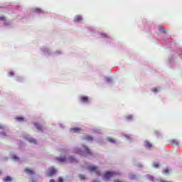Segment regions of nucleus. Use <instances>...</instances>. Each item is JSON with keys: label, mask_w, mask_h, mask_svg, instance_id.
Here are the masks:
<instances>
[{"label": "nucleus", "mask_w": 182, "mask_h": 182, "mask_svg": "<svg viewBox=\"0 0 182 182\" xmlns=\"http://www.w3.org/2000/svg\"><path fill=\"white\" fill-rule=\"evenodd\" d=\"M24 171H25V173H26L27 174H29L30 176L35 174V172H33V170L29 169V168H26Z\"/></svg>", "instance_id": "nucleus-6"}, {"label": "nucleus", "mask_w": 182, "mask_h": 182, "mask_svg": "<svg viewBox=\"0 0 182 182\" xmlns=\"http://www.w3.org/2000/svg\"><path fill=\"white\" fill-rule=\"evenodd\" d=\"M116 176H120V173L107 171L104 174V178L105 180H109V178Z\"/></svg>", "instance_id": "nucleus-1"}, {"label": "nucleus", "mask_w": 182, "mask_h": 182, "mask_svg": "<svg viewBox=\"0 0 182 182\" xmlns=\"http://www.w3.org/2000/svg\"><path fill=\"white\" fill-rule=\"evenodd\" d=\"M33 12H36V14H42L43 11L39 8H36L33 10Z\"/></svg>", "instance_id": "nucleus-14"}, {"label": "nucleus", "mask_w": 182, "mask_h": 182, "mask_svg": "<svg viewBox=\"0 0 182 182\" xmlns=\"http://www.w3.org/2000/svg\"><path fill=\"white\" fill-rule=\"evenodd\" d=\"M154 167H156V168H158V167H159V164L154 163Z\"/></svg>", "instance_id": "nucleus-25"}, {"label": "nucleus", "mask_w": 182, "mask_h": 182, "mask_svg": "<svg viewBox=\"0 0 182 182\" xmlns=\"http://www.w3.org/2000/svg\"><path fill=\"white\" fill-rule=\"evenodd\" d=\"M85 140H87V141H92L93 140V138L90 135H86L85 137Z\"/></svg>", "instance_id": "nucleus-12"}, {"label": "nucleus", "mask_w": 182, "mask_h": 182, "mask_svg": "<svg viewBox=\"0 0 182 182\" xmlns=\"http://www.w3.org/2000/svg\"><path fill=\"white\" fill-rule=\"evenodd\" d=\"M152 92H154V93H157V92H159V90L157 88H154L152 90Z\"/></svg>", "instance_id": "nucleus-24"}, {"label": "nucleus", "mask_w": 182, "mask_h": 182, "mask_svg": "<svg viewBox=\"0 0 182 182\" xmlns=\"http://www.w3.org/2000/svg\"><path fill=\"white\" fill-rule=\"evenodd\" d=\"M93 182H100V180H99V179H95V180L93 181Z\"/></svg>", "instance_id": "nucleus-29"}, {"label": "nucleus", "mask_w": 182, "mask_h": 182, "mask_svg": "<svg viewBox=\"0 0 182 182\" xmlns=\"http://www.w3.org/2000/svg\"><path fill=\"white\" fill-rule=\"evenodd\" d=\"M71 132H73V133H77L79 132H80V128H72Z\"/></svg>", "instance_id": "nucleus-13"}, {"label": "nucleus", "mask_w": 182, "mask_h": 182, "mask_svg": "<svg viewBox=\"0 0 182 182\" xmlns=\"http://www.w3.org/2000/svg\"><path fill=\"white\" fill-rule=\"evenodd\" d=\"M175 142V144H176V146H178V141H173Z\"/></svg>", "instance_id": "nucleus-31"}, {"label": "nucleus", "mask_w": 182, "mask_h": 182, "mask_svg": "<svg viewBox=\"0 0 182 182\" xmlns=\"http://www.w3.org/2000/svg\"><path fill=\"white\" fill-rule=\"evenodd\" d=\"M144 144H145V147H148L149 149H150V147H151V143H150L149 141H145Z\"/></svg>", "instance_id": "nucleus-17"}, {"label": "nucleus", "mask_w": 182, "mask_h": 182, "mask_svg": "<svg viewBox=\"0 0 182 182\" xmlns=\"http://www.w3.org/2000/svg\"><path fill=\"white\" fill-rule=\"evenodd\" d=\"M107 141H109V143H116V141L112 138H108Z\"/></svg>", "instance_id": "nucleus-20"}, {"label": "nucleus", "mask_w": 182, "mask_h": 182, "mask_svg": "<svg viewBox=\"0 0 182 182\" xmlns=\"http://www.w3.org/2000/svg\"><path fill=\"white\" fill-rule=\"evenodd\" d=\"M58 182H63V178H61V177H60V178H58Z\"/></svg>", "instance_id": "nucleus-27"}, {"label": "nucleus", "mask_w": 182, "mask_h": 182, "mask_svg": "<svg viewBox=\"0 0 182 182\" xmlns=\"http://www.w3.org/2000/svg\"><path fill=\"white\" fill-rule=\"evenodd\" d=\"M3 181H4V182H11V181H12V178H11V176H6V178H4L3 179Z\"/></svg>", "instance_id": "nucleus-11"}, {"label": "nucleus", "mask_w": 182, "mask_h": 182, "mask_svg": "<svg viewBox=\"0 0 182 182\" xmlns=\"http://www.w3.org/2000/svg\"><path fill=\"white\" fill-rule=\"evenodd\" d=\"M55 159L59 161V163H65L68 159L66 156H58L55 158Z\"/></svg>", "instance_id": "nucleus-3"}, {"label": "nucleus", "mask_w": 182, "mask_h": 182, "mask_svg": "<svg viewBox=\"0 0 182 182\" xmlns=\"http://www.w3.org/2000/svg\"><path fill=\"white\" fill-rule=\"evenodd\" d=\"M163 173H164V174H169L170 169L168 168H166L164 169Z\"/></svg>", "instance_id": "nucleus-16"}, {"label": "nucleus", "mask_w": 182, "mask_h": 182, "mask_svg": "<svg viewBox=\"0 0 182 182\" xmlns=\"http://www.w3.org/2000/svg\"><path fill=\"white\" fill-rule=\"evenodd\" d=\"M160 182H171V181H164V180H161Z\"/></svg>", "instance_id": "nucleus-30"}, {"label": "nucleus", "mask_w": 182, "mask_h": 182, "mask_svg": "<svg viewBox=\"0 0 182 182\" xmlns=\"http://www.w3.org/2000/svg\"><path fill=\"white\" fill-rule=\"evenodd\" d=\"M159 31H161V32H163V33H166V29H164V28L163 27H160Z\"/></svg>", "instance_id": "nucleus-21"}, {"label": "nucleus", "mask_w": 182, "mask_h": 182, "mask_svg": "<svg viewBox=\"0 0 182 182\" xmlns=\"http://www.w3.org/2000/svg\"><path fill=\"white\" fill-rule=\"evenodd\" d=\"M35 127H36L37 130H39L40 132H42V125L39 124H34Z\"/></svg>", "instance_id": "nucleus-9"}, {"label": "nucleus", "mask_w": 182, "mask_h": 182, "mask_svg": "<svg viewBox=\"0 0 182 182\" xmlns=\"http://www.w3.org/2000/svg\"><path fill=\"white\" fill-rule=\"evenodd\" d=\"M132 119H133V116L132 115L127 116V120H132Z\"/></svg>", "instance_id": "nucleus-22"}, {"label": "nucleus", "mask_w": 182, "mask_h": 182, "mask_svg": "<svg viewBox=\"0 0 182 182\" xmlns=\"http://www.w3.org/2000/svg\"><path fill=\"white\" fill-rule=\"evenodd\" d=\"M68 161L69 163H77V160L75 158H73V156H70L68 158Z\"/></svg>", "instance_id": "nucleus-7"}, {"label": "nucleus", "mask_w": 182, "mask_h": 182, "mask_svg": "<svg viewBox=\"0 0 182 182\" xmlns=\"http://www.w3.org/2000/svg\"><path fill=\"white\" fill-rule=\"evenodd\" d=\"M84 148H85V153H87V154H92L90 149H89V148H87V146H84Z\"/></svg>", "instance_id": "nucleus-15"}, {"label": "nucleus", "mask_w": 182, "mask_h": 182, "mask_svg": "<svg viewBox=\"0 0 182 182\" xmlns=\"http://www.w3.org/2000/svg\"><path fill=\"white\" fill-rule=\"evenodd\" d=\"M13 159L14 160H18V156H16V155H14Z\"/></svg>", "instance_id": "nucleus-26"}, {"label": "nucleus", "mask_w": 182, "mask_h": 182, "mask_svg": "<svg viewBox=\"0 0 182 182\" xmlns=\"http://www.w3.org/2000/svg\"><path fill=\"white\" fill-rule=\"evenodd\" d=\"M55 173H56V169H55V168L52 167L49 168L48 176H52Z\"/></svg>", "instance_id": "nucleus-4"}, {"label": "nucleus", "mask_w": 182, "mask_h": 182, "mask_svg": "<svg viewBox=\"0 0 182 182\" xmlns=\"http://www.w3.org/2000/svg\"><path fill=\"white\" fill-rule=\"evenodd\" d=\"M28 141H29V143H32L33 144H37L36 139H33V138H29L28 139Z\"/></svg>", "instance_id": "nucleus-10"}, {"label": "nucleus", "mask_w": 182, "mask_h": 182, "mask_svg": "<svg viewBox=\"0 0 182 182\" xmlns=\"http://www.w3.org/2000/svg\"><path fill=\"white\" fill-rule=\"evenodd\" d=\"M82 18L81 16H76L74 18V21L75 22H82Z\"/></svg>", "instance_id": "nucleus-8"}, {"label": "nucleus", "mask_w": 182, "mask_h": 182, "mask_svg": "<svg viewBox=\"0 0 182 182\" xmlns=\"http://www.w3.org/2000/svg\"><path fill=\"white\" fill-rule=\"evenodd\" d=\"M132 178H136V176L134 175L132 176Z\"/></svg>", "instance_id": "nucleus-32"}, {"label": "nucleus", "mask_w": 182, "mask_h": 182, "mask_svg": "<svg viewBox=\"0 0 182 182\" xmlns=\"http://www.w3.org/2000/svg\"><path fill=\"white\" fill-rule=\"evenodd\" d=\"M80 180H85V175H79Z\"/></svg>", "instance_id": "nucleus-23"}, {"label": "nucleus", "mask_w": 182, "mask_h": 182, "mask_svg": "<svg viewBox=\"0 0 182 182\" xmlns=\"http://www.w3.org/2000/svg\"><path fill=\"white\" fill-rule=\"evenodd\" d=\"M16 120L17 122H23L24 119H23V117H16Z\"/></svg>", "instance_id": "nucleus-19"}, {"label": "nucleus", "mask_w": 182, "mask_h": 182, "mask_svg": "<svg viewBox=\"0 0 182 182\" xmlns=\"http://www.w3.org/2000/svg\"><path fill=\"white\" fill-rule=\"evenodd\" d=\"M0 21H1L2 22H6V17L5 16H1Z\"/></svg>", "instance_id": "nucleus-18"}, {"label": "nucleus", "mask_w": 182, "mask_h": 182, "mask_svg": "<svg viewBox=\"0 0 182 182\" xmlns=\"http://www.w3.org/2000/svg\"><path fill=\"white\" fill-rule=\"evenodd\" d=\"M80 102H82V103H86V102H89V97L81 96Z\"/></svg>", "instance_id": "nucleus-5"}, {"label": "nucleus", "mask_w": 182, "mask_h": 182, "mask_svg": "<svg viewBox=\"0 0 182 182\" xmlns=\"http://www.w3.org/2000/svg\"><path fill=\"white\" fill-rule=\"evenodd\" d=\"M50 182H56V181H55V180H53V179H51V180L50 181Z\"/></svg>", "instance_id": "nucleus-33"}, {"label": "nucleus", "mask_w": 182, "mask_h": 182, "mask_svg": "<svg viewBox=\"0 0 182 182\" xmlns=\"http://www.w3.org/2000/svg\"><path fill=\"white\" fill-rule=\"evenodd\" d=\"M87 168L90 171H95L97 176H100V171L97 169V167L95 166H90Z\"/></svg>", "instance_id": "nucleus-2"}, {"label": "nucleus", "mask_w": 182, "mask_h": 182, "mask_svg": "<svg viewBox=\"0 0 182 182\" xmlns=\"http://www.w3.org/2000/svg\"><path fill=\"white\" fill-rule=\"evenodd\" d=\"M9 76H14V73H12V72H10L9 73Z\"/></svg>", "instance_id": "nucleus-28"}]
</instances>
